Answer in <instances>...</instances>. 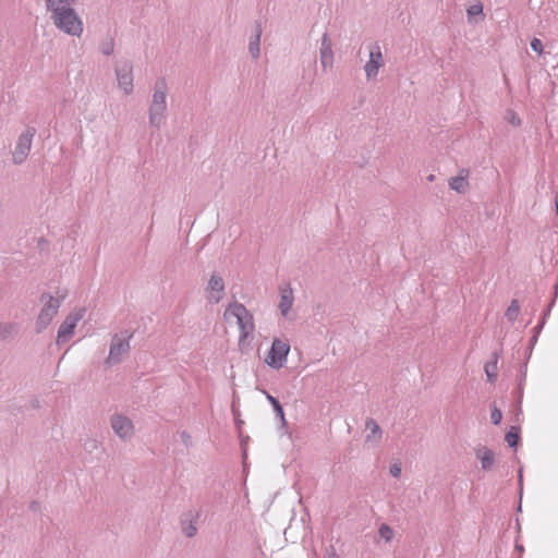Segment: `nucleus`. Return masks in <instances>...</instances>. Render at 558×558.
Returning a JSON list of instances; mask_svg holds the SVG:
<instances>
[{
  "label": "nucleus",
  "instance_id": "f257e3e1",
  "mask_svg": "<svg viewBox=\"0 0 558 558\" xmlns=\"http://www.w3.org/2000/svg\"><path fill=\"white\" fill-rule=\"evenodd\" d=\"M168 86L165 77H159L154 84L151 101L148 108L149 125L157 130L162 125L167 114Z\"/></svg>",
  "mask_w": 558,
  "mask_h": 558
},
{
  "label": "nucleus",
  "instance_id": "f03ea898",
  "mask_svg": "<svg viewBox=\"0 0 558 558\" xmlns=\"http://www.w3.org/2000/svg\"><path fill=\"white\" fill-rule=\"evenodd\" d=\"M66 298V291L57 290L56 295L41 293L39 301L43 304L35 322V331L41 333L53 320L59 308Z\"/></svg>",
  "mask_w": 558,
  "mask_h": 558
},
{
  "label": "nucleus",
  "instance_id": "7ed1b4c3",
  "mask_svg": "<svg viewBox=\"0 0 558 558\" xmlns=\"http://www.w3.org/2000/svg\"><path fill=\"white\" fill-rule=\"evenodd\" d=\"M53 25L64 34L73 37H81L84 32V24L74 9L62 10L51 17Z\"/></svg>",
  "mask_w": 558,
  "mask_h": 558
},
{
  "label": "nucleus",
  "instance_id": "20e7f679",
  "mask_svg": "<svg viewBox=\"0 0 558 558\" xmlns=\"http://www.w3.org/2000/svg\"><path fill=\"white\" fill-rule=\"evenodd\" d=\"M225 315H230L236 318V324L240 330V339L247 338L254 331L255 324L253 315L242 303H231L227 307Z\"/></svg>",
  "mask_w": 558,
  "mask_h": 558
},
{
  "label": "nucleus",
  "instance_id": "39448f33",
  "mask_svg": "<svg viewBox=\"0 0 558 558\" xmlns=\"http://www.w3.org/2000/svg\"><path fill=\"white\" fill-rule=\"evenodd\" d=\"M133 337L128 330L116 333L112 337L109 355L105 361L107 366H112L122 361V356L130 351V340Z\"/></svg>",
  "mask_w": 558,
  "mask_h": 558
},
{
  "label": "nucleus",
  "instance_id": "423d86ee",
  "mask_svg": "<svg viewBox=\"0 0 558 558\" xmlns=\"http://www.w3.org/2000/svg\"><path fill=\"white\" fill-rule=\"evenodd\" d=\"M289 352L290 343L288 341L274 338L270 350L265 357V363L274 369H280L287 363Z\"/></svg>",
  "mask_w": 558,
  "mask_h": 558
},
{
  "label": "nucleus",
  "instance_id": "0eeeda50",
  "mask_svg": "<svg viewBox=\"0 0 558 558\" xmlns=\"http://www.w3.org/2000/svg\"><path fill=\"white\" fill-rule=\"evenodd\" d=\"M35 134L36 129L28 126L25 132L19 136L12 154V161L14 165H21L26 160L29 155Z\"/></svg>",
  "mask_w": 558,
  "mask_h": 558
},
{
  "label": "nucleus",
  "instance_id": "6e6552de",
  "mask_svg": "<svg viewBox=\"0 0 558 558\" xmlns=\"http://www.w3.org/2000/svg\"><path fill=\"white\" fill-rule=\"evenodd\" d=\"M85 308H80L76 313L65 317L58 329L57 344L61 345L68 342L74 333L77 323L84 317Z\"/></svg>",
  "mask_w": 558,
  "mask_h": 558
},
{
  "label": "nucleus",
  "instance_id": "1a4fd4ad",
  "mask_svg": "<svg viewBox=\"0 0 558 558\" xmlns=\"http://www.w3.org/2000/svg\"><path fill=\"white\" fill-rule=\"evenodd\" d=\"M116 76L119 87L125 95H131L134 89L133 85V66L131 62L123 61L116 66Z\"/></svg>",
  "mask_w": 558,
  "mask_h": 558
},
{
  "label": "nucleus",
  "instance_id": "9d476101",
  "mask_svg": "<svg viewBox=\"0 0 558 558\" xmlns=\"http://www.w3.org/2000/svg\"><path fill=\"white\" fill-rule=\"evenodd\" d=\"M110 425L114 434L122 440L131 439L134 435V424L131 418L122 414H113Z\"/></svg>",
  "mask_w": 558,
  "mask_h": 558
},
{
  "label": "nucleus",
  "instance_id": "9b49d317",
  "mask_svg": "<svg viewBox=\"0 0 558 558\" xmlns=\"http://www.w3.org/2000/svg\"><path fill=\"white\" fill-rule=\"evenodd\" d=\"M385 60L381 53L380 46L375 43L369 50V59L364 65V71L367 80L375 78L378 75V71L384 66Z\"/></svg>",
  "mask_w": 558,
  "mask_h": 558
},
{
  "label": "nucleus",
  "instance_id": "f8f14e48",
  "mask_svg": "<svg viewBox=\"0 0 558 558\" xmlns=\"http://www.w3.org/2000/svg\"><path fill=\"white\" fill-rule=\"evenodd\" d=\"M206 299L210 304H218L225 296V282L220 275L213 274L205 289Z\"/></svg>",
  "mask_w": 558,
  "mask_h": 558
},
{
  "label": "nucleus",
  "instance_id": "ddd939ff",
  "mask_svg": "<svg viewBox=\"0 0 558 558\" xmlns=\"http://www.w3.org/2000/svg\"><path fill=\"white\" fill-rule=\"evenodd\" d=\"M280 301L278 308L284 318H289L290 311L294 303L293 289L289 282L279 286Z\"/></svg>",
  "mask_w": 558,
  "mask_h": 558
},
{
  "label": "nucleus",
  "instance_id": "4468645a",
  "mask_svg": "<svg viewBox=\"0 0 558 558\" xmlns=\"http://www.w3.org/2000/svg\"><path fill=\"white\" fill-rule=\"evenodd\" d=\"M199 515V512L195 510H189L181 515V531L186 537L192 538L197 534V521Z\"/></svg>",
  "mask_w": 558,
  "mask_h": 558
},
{
  "label": "nucleus",
  "instance_id": "2eb2a0df",
  "mask_svg": "<svg viewBox=\"0 0 558 558\" xmlns=\"http://www.w3.org/2000/svg\"><path fill=\"white\" fill-rule=\"evenodd\" d=\"M320 64L324 70H326L328 66L332 65L333 61V52H332V45L331 40L329 38L328 33H324L322 36V43H320Z\"/></svg>",
  "mask_w": 558,
  "mask_h": 558
},
{
  "label": "nucleus",
  "instance_id": "dca6fc26",
  "mask_svg": "<svg viewBox=\"0 0 558 558\" xmlns=\"http://www.w3.org/2000/svg\"><path fill=\"white\" fill-rule=\"evenodd\" d=\"M20 332V324L15 322H0V340L12 341Z\"/></svg>",
  "mask_w": 558,
  "mask_h": 558
},
{
  "label": "nucleus",
  "instance_id": "f3484780",
  "mask_svg": "<svg viewBox=\"0 0 558 558\" xmlns=\"http://www.w3.org/2000/svg\"><path fill=\"white\" fill-rule=\"evenodd\" d=\"M76 0H46L47 11L50 12V19L62 10H72Z\"/></svg>",
  "mask_w": 558,
  "mask_h": 558
},
{
  "label": "nucleus",
  "instance_id": "a211bd4d",
  "mask_svg": "<svg viewBox=\"0 0 558 558\" xmlns=\"http://www.w3.org/2000/svg\"><path fill=\"white\" fill-rule=\"evenodd\" d=\"M476 457L481 460L483 471H489L495 463V456L493 450L487 447H482L476 450Z\"/></svg>",
  "mask_w": 558,
  "mask_h": 558
},
{
  "label": "nucleus",
  "instance_id": "6ab92c4d",
  "mask_svg": "<svg viewBox=\"0 0 558 558\" xmlns=\"http://www.w3.org/2000/svg\"><path fill=\"white\" fill-rule=\"evenodd\" d=\"M262 25L260 23L256 24L255 35L251 37L248 43V52L252 56L254 60H257L259 58L260 49V36H262Z\"/></svg>",
  "mask_w": 558,
  "mask_h": 558
},
{
  "label": "nucleus",
  "instance_id": "aec40b11",
  "mask_svg": "<svg viewBox=\"0 0 558 558\" xmlns=\"http://www.w3.org/2000/svg\"><path fill=\"white\" fill-rule=\"evenodd\" d=\"M498 360H499V353L495 351L492 354V360L489 362H487L485 364V366H484V371H485L487 380L490 384L495 383L496 379H497V364H498Z\"/></svg>",
  "mask_w": 558,
  "mask_h": 558
},
{
  "label": "nucleus",
  "instance_id": "412c9836",
  "mask_svg": "<svg viewBox=\"0 0 558 558\" xmlns=\"http://www.w3.org/2000/svg\"><path fill=\"white\" fill-rule=\"evenodd\" d=\"M262 392L265 395L268 402L272 405L276 417H278L281 421L282 425H286L287 421L284 417V411H283V408L280 404L279 400L264 389L262 390Z\"/></svg>",
  "mask_w": 558,
  "mask_h": 558
},
{
  "label": "nucleus",
  "instance_id": "4be33fe9",
  "mask_svg": "<svg viewBox=\"0 0 558 558\" xmlns=\"http://www.w3.org/2000/svg\"><path fill=\"white\" fill-rule=\"evenodd\" d=\"M469 185L466 177L458 175L449 180V186L451 190L458 193H464Z\"/></svg>",
  "mask_w": 558,
  "mask_h": 558
},
{
  "label": "nucleus",
  "instance_id": "5701e85b",
  "mask_svg": "<svg viewBox=\"0 0 558 558\" xmlns=\"http://www.w3.org/2000/svg\"><path fill=\"white\" fill-rule=\"evenodd\" d=\"M505 440L507 441L509 447L515 448L520 440L519 427L511 426L510 429L505 435Z\"/></svg>",
  "mask_w": 558,
  "mask_h": 558
},
{
  "label": "nucleus",
  "instance_id": "b1692460",
  "mask_svg": "<svg viewBox=\"0 0 558 558\" xmlns=\"http://www.w3.org/2000/svg\"><path fill=\"white\" fill-rule=\"evenodd\" d=\"M519 313H520L519 301L513 299L510 302V305L508 306V308H507V311L505 313V316L507 317V319L509 322L513 323L518 318Z\"/></svg>",
  "mask_w": 558,
  "mask_h": 558
},
{
  "label": "nucleus",
  "instance_id": "393cba45",
  "mask_svg": "<svg viewBox=\"0 0 558 558\" xmlns=\"http://www.w3.org/2000/svg\"><path fill=\"white\" fill-rule=\"evenodd\" d=\"M100 51L105 56H111L114 51V39L112 36H108L102 40L99 47Z\"/></svg>",
  "mask_w": 558,
  "mask_h": 558
},
{
  "label": "nucleus",
  "instance_id": "a878e982",
  "mask_svg": "<svg viewBox=\"0 0 558 558\" xmlns=\"http://www.w3.org/2000/svg\"><path fill=\"white\" fill-rule=\"evenodd\" d=\"M365 427L369 430V435H367L366 439L369 440L372 436L377 435L378 438L381 437V429L375 420L368 418L365 423Z\"/></svg>",
  "mask_w": 558,
  "mask_h": 558
},
{
  "label": "nucleus",
  "instance_id": "bb28decb",
  "mask_svg": "<svg viewBox=\"0 0 558 558\" xmlns=\"http://www.w3.org/2000/svg\"><path fill=\"white\" fill-rule=\"evenodd\" d=\"M466 15L469 21H472L475 16H483V4L481 2H477L475 4H472L466 10Z\"/></svg>",
  "mask_w": 558,
  "mask_h": 558
},
{
  "label": "nucleus",
  "instance_id": "cd10ccee",
  "mask_svg": "<svg viewBox=\"0 0 558 558\" xmlns=\"http://www.w3.org/2000/svg\"><path fill=\"white\" fill-rule=\"evenodd\" d=\"M379 536L386 542L391 541L393 536V530L386 523H383L378 529Z\"/></svg>",
  "mask_w": 558,
  "mask_h": 558
},
{
  "label": "nucleus",
  "instance_id": "c85d7f7f",
  "mask_svg": "<svg viewBox=\"0 0 558 558\" xmlns=\"http://www.w3.org/2000/svg\"><path fill=\"white\" fill-rule=\"evenodd\" d=\"M502 420V413L501 411L494 407L492 410H490V422L494 424V425H498L500 424Z\"/></svg>",
  "mask_w": 558,
  "mask_h": 558
},
{
  "label": "nucleus",
  "instance_id": "c756f323",
  "mask_svg": "<svg viewBox=\"0 0 558 558\" xmlns=\"http://www.w3.org/2000/svg\"><path fill=\"white\" fill-rule=\"evenodd\" d=\"M531 48L534 52H536L537 54H543L544 52V47H543V43L541 39L534 37L532 40H531Z\"/></svg>",
  "mask_w": 558,
  "mask_h": 558
},
{
  "label": "nucleus",
  "instance_id": "7c9ffc66",
  "mask_svg": "<svg viewBox=\"0 0 558 558\" xmlns=\"http://www.w3.org/2000/svg\"><path fill=\"white\" fill-rule=\"evenodd\" d=\"M180 439H181L182 444H183L186 448L192 447V445H193L192 436H191V435H190V433H187L186 430H182V432H180Z\"/></svg>",
  "mask_w": 558,
  "mask_h": 558
},
{
  "label": "nucleus",
  "instance_id": "2f4dec72",
  "mask_svg": "<svg viewBox=\"0 0 558 558\" xmlns=\"http://www.w3.org/2000/svg\"><path fill=\"white\" fill-rule=\"evenodd\" d=\"M401 464L400 463H393L391 466H390V474L393 476V477H399L401 475Z\"/></svg>",
  "mask_w": 558,
  "mask_h": 558
},
{
  "label": "nucleus",
  "instance_id": "473e14b6",
  "mask_svg": "<svg viewBox=\"0 0 558 558\" xmlns=\"http://www.w3.org/2000/svg\"><path fill=\"white\" fill-rule=\"evenodd\" d=\"M555 305V299L551 300V302L548 304L547 308L544 311L543 315H542V318L541 319H544V322L547 320V318L549 317L550 315V311H551V307Z\"/></svg>",
  "mask_w": 558,
  "mask_h": 558
},
{
  "label": "nucleus",
  "instance_id": "72a5a7b5",
  "mask_svg": "<svg viewBox=\"0 0 558 558\" xmlns=\"http://www.w3.org/2000/svg\"><path fill=\"white\" fill-rule=\"evenodd\" d=\"M84 447H85L86 450L92 451V450L98 448V441L95 440V439H90V440L85 442Z\"/></svg>",
  "mask_w": 558,
  "mask_h": 558
},
{
  "label": "nucleus",
  "instance_id": "f704fd0d",
  "mask_svg": "<svg viewBox=\"0 0 558 558\" xmlns=\"http://www.w3.org/2000/svg\"><path fill=\"white\" fill-rule=\"evenodd\" d=\"M537 339H538V337H536V336H534V335L531 337V339H530V344H529V353H530V354H531V352H532V350H533L534 345L536 344Z\"/></svg>",
  "mask_w": 558,
  "mask_h": 558
},
{
  "label": "nucleus",
  "instance_id": "c9c22d12",
  "mask_svg": "<svg viewBox=\"0 0 558 558\" xmlns=\"http://www.w3.org/2000/svg\"><path fill=\"white\" fill-rule=\"evenodd\" d=\"M39 508H40V505H39V502H37V501H32V502H31V505H29V509H31L32 511H38V510H39Z\"/></svg>",
  "mask_w": 558,
  "mask_h": 558
},
{
  "label": "nucleus",
  "instance_id": "e433bc0d",
  "mask_svg": "<svg viewBox=\"0 0 558 558\" xmlns=\"http://www.w3.org/2000/svg\"><path fill=\"white\" fill-rule=\"evenodd\" d=\"M555 211H556V215H558V192L556 193V196H555Z\"/></svg>",
  "mask_w": 558,
  "mask_h": 558
},
{
  "label": "nucleus",
  "instance_id": "4c0bfd02",
  "mask_svg": "<svg viewBox=\"0 0 558 558\" xmlns=\"http://www.w3.org/2000/svg\"><path fill=\"white\" fill-rule=\"evenodd\" d=\"M545 324H546V322H544V319H541L538 322V324L536 325V328H539V330H542L544 328Z\"/></svg>",
  "mask_w": 558,
  "mask_h": 558
},
{
  "label": "nucleus",
  "instance_id": "58836bf2",
  "mask_svg": "<svg viewBox=\"0 0 558 558\" xmlns=\"http://www.w3.org/2000/svg\"><path fill=\"white\" fill-rule=\"evenodd\" d=\"M542 330L539 328H536V326L533 328V335L538 337Z\"/></svg>",
  "mask_w": 558,
  "mask_h": 558
},
{
  "label": "nucleus",
  "instance_id": "ea45409f",
  "mask_svg": "<svg viewBox=\"0 0 558 558\" xmlns=\"http://www.w3.org/2000/svg\"><path fill=\"white\" fill-rule=\"evenodd\" d=\"M511 122H512L513 124L519 125V124H520V119H519V118H514V117H513V119L511 120Z\"/></svg>",
  "mask_w": 558,
  "mask_h": 558
},
{
  "label": "nucleus",
  "instance_id": "a19ab883",
  "mask_svg": "<svg viewBox=\"0 0 558 558\" xmlns=\"http://www.w3.org/2000/svg\"><path fill=\"white\" fill-rule=\"evenodd\" d=\"M327 558H337V555H336V553H335V551H332L331 554H329V555L327 556Z\"/></svg>",
  "mask_w": 558,
  "mask_h": 558
},
{
  "label": "nucleus",
  "instance_id": "79ce46f5",
  "mask_svg": "<svg viewBox=\"0 0 558 558\" xmlns=\"http://www.w3.org/2000/svg\"><path fill=\"white\" fill-rule=\"evenodd\" d=\"M557 294H558V284L555 286V296H554L555 300H556Z\"/></svg>",
  "mask_w": 558,
  "mask_h": 558
},
{
  "label": "nucleus",
  "instance_id": "37998d69",
  "mask_svg": "<svg viewBox=\"0 0 558 558\" xmlns=\"http://www.w3.org/2000/svg\"><path fill=\"white\" fill-rule=\"evenodd\" d=\"M515 548H517L518 550H520V551H522V550H523V546H522V545H518V544H517V545H515Z\"/></svg>",
  "mask_w": 558,
  "mask_h": 558
},
{
  "label": "nucleus",
  "instance_id": "c03bdc74",
  "mask_svg": "<svg viewBox=\"0 0 558 558\" xmlns=\"http://www.w3.org/2000/svg\"><path fill=\"white\" fill-rule=\"evenodd\" d=\"M44 242H45V240H44L43 238H41V239H39V240H38V245H41V243H44Z\"/></svg>",
  "mask_w": 558,
  "mask_h": 558
},
{
  "label": "nucleus",
  "instance_id": "a18cd8bd",
  "mask_svg": "<svg viewBox=\"0 0 558 558\" xmlns=\"http://www.w3.org/2000/svg\"><path fill=\"white\" fill-rule=\"evenodd\" d=\"M519 483L520 484L522 483V474L521 473L519 474Z\"/></svg>",
  "mask_w": 558,
  "mask_h": 558
},
{
  "label": "nucleus",
  "instance_id": "49530a36",
  "mask_svg": "<svg viewBox=\"0 0 558 558\" xmlns=\"http://www.w3.org/2000/svg\"><path fill=\"white\" fill-rule=\"evenodd\" d=\"M433 179H434V175H433V174L428 177V180H429V181H432Z\"/></svg>",
  "mask_w": 558,
  "mask_h": 558
}]
</instances>
